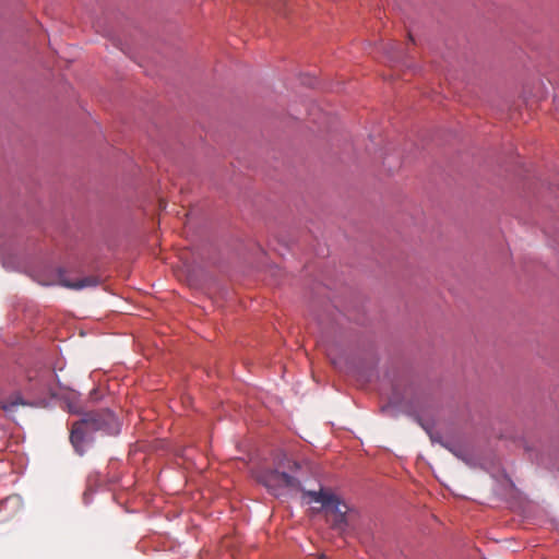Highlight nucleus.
Instances as JSON below:
<instances>
[{"instance_id": "f257e3e1", "label": "nucleus", "mask_w": 559, "mask_h": 559, "mask_svg": "<svg viewBox=\"0 0 559 559\" xmlns=\"http://www.w3.org/2000/svg\"><path fill=\"white\" fill-rule=\"evenodd\" d=\"M120 431V423L116 415L108 408L85 413L84 416L73 423L70 432V442L75 452L83 455L85 447L94 441V433L116 436Z\"/></svg>"}, {"instance_id": "f03ea898", "label": "nucleus", "mask_w": 559, "mask_h": 559, "mask_svg": "<svg viewBox=\"0 0 559 559\" xmlns=\"http://www.w3.org/2000/svg\"><path fill=\"white\" fill-rule=\"evenodd\" d=\"M302 495L309 498V502L321 504V509L325 511L326 516H332L331 523L334 528L340 531L344 530L347 525L346 514L348 507L336 495L322 488L318 491L304 490Z\"/></svg>"}, {"instance_id": "7ed1b4c3", "label": "nucleus", "mask_w": 559, "mask_h": 559, "mask_svg": "<svg viewBox=\"0 0 559 559\" xmlns=\"http://www.w3.org/2000/svg\"><path fill=\"white\" fill-rule=\"evenodd\" d=\"M257 479L274 495H277V490L281 488L294 490H299L301 488L300 481L297 478L285 472H278L277 469H262L258 473Z\"/></svg>"}, {"instance_id": "20e7f679", "label": "nucleus", "mask_w": 559, "mask_h": 559, "mask_svg": "<svg viewBox=\"0 0 559 559\" xmlns=\"http://www.w3.org/2000/svg\"><path fill=\"white\" fill-rule=\"evenodd\" d=\"M60 284L67 288L71 289H83L86 287H95L99 284V281L96 276H85L78 281H70L61 276Z\"/></svg>"}, {"instance_id": "39448f33", "label": "nucleus", "mask_w": 559, "mask_h": 559, "mask_svg": "<svg viewBox=\"0 0 559 559\" xmlns=\"http://www.w3.org/2000/svg\"><path fill=\"white\" fill-rule=\"evenodd\" d=\"M27 403L19 394L11 396L7 401L0 400V408H2L7 414H13L19 406H24Z\"/></svg>"}, {"instance_id": "423d86ee", "label": "nucleus", "mask_w": 559, "mask_h": 559, "mask_svg": "<svg viewBox=\"0 0 559 559\" xmlns=\"http://www.w3.org/2000/svg\"><path fill=\"white\" fill-rule=\"evenodd\" d=\"M381 412H382L383 414L389 415V416H392V417H395V416H396V413H395L394 407H392L390 404L384 405V406L381 408Z\"/></svg>"}, {"instance_id": "0eeeda50", "label": "nucleus", "mask_w": 559, "mask_h": 559, "mask_svg": "<svg viewBox=\"0 0 559 559\" xmlns=\"http://www.w3.org/2000/svg\"><path fill=\"white\" fill-rule=\"evenodd\" d=\"M394 49H395V44L391 43V44H389V46H388V48H386V51H388V52H391V51H392V50H394Z\"/></svg>"}, {"instance_id": "6e6552de", "label": "nucleus", "mask_w": 559, "mask_h": 559, "mask_svg": "<svg viewBox=\"0 0 559 559\" xmlns=\"http://www.w3.org/2000/svg\"><path fill=\"white\" fill-rule=\"evenodd\" d=\"M293 466H294L295 468H298V467H299V464H298L297 462H293Z\"/></svg>"}, {"instance_id": "1a4fd4ad", "label": "nucleus", "mask_w": 559, "mask_h": 559, "mask_svg": "<svg viewBox=\"0 0 559 559\" xmlns=\"http://www.w3.org/2000/svg\"><path fill=\"white\" fill-rule=\"evenodd\" d=\"M321 559H323V558H321Z\"/></svg>"}]
</instances>
